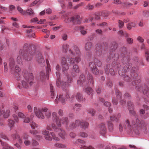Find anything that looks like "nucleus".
Listing matches in <instances>:
<instances>
[{
  "instance_id": "obj_1",
  "label": "nucleus",
  "mask_w": 149,
  "mask_h": 149,
  "mask_svg": "<svg viewBox=\"0 0 149 149\" xmlns=\"http://www.w3.org/2000/svg\"><path fill=\"white\" fill-rule=\"evenodd\" d=\"M71 56H75V59L72 58H69L68 56L62 57L61 59V63L62 67V71L65 72L69 69L68 65L67 63L68 61L70 64H73L75 63H78L81 59V54L78 47L75 45H73L69 50Z\"/></svg>"
},
{
  "instance_id": "obj_2",
  "label": "nucleus",
  "mask_w": 149,
  "mask_h": 149,
  "mask_svg": "<svg viewBox=\"0 0 149 149\" xmlns=\"http://www.w3.org/2000/svg\"><path fill=\"white\" fill-rule=\"evenodd\" d=\"M124 127L130 131L133 130L136 134H138L139 132L145 134H146L148 132L146 123L143 121H141L138 119L133 120L132 124L130 123L128 120H127Z\"/></svg>"
},
{
  "instance_id": "obj_3",
  "label": "nucleus",
  "mask_w": 149,
  "mask_h": 149,
  "mask_svg": "<svg viewBox=\"0 0 149 149\" xmlns=\"http://www.w3.org/2000/svg\"><path fill=\"white\" fill-rule=\"evenodd\" d=\"M53 120L56 123L57 126L54 124H52V127L54 131L58 133V135L62 139L65 138L66 133L65 131L61 127V120L57 116L56 113L53 112L52 114Z\"/></svg>"
},
{
  "instance_id": "obj_4",
  "label": "nucleus",
  "mask_w": 149,
  "mask_h": 149,
  "mask_svg": "<svg viewBox=\"0 0 149 149\" xmlns=\"http://www.w3.org/2000/svg\"><path fill=\"white\" fill-rule=\"evenodd\" d=\"M34 110L36 116L38 118L43 119L45 117L48 118L51 116L50 111L46 108L38 109L37 107H34Z\"/></svg>"
},
{
  "instance_id": "obj_5",
  "label": "nucleus",
  "mask_w": 149,
  "mask_h": 149,
  "mask_svg": "<svg viewBox=\"0 0 149 149\" xmlns=\"http://www.w3.org/2000/svg\"><path fill=\"white\" fill-rule=\"evenodd\" d=\"M56 75L57 79L56 81V85L58 87H60L62 86L63 90H66V88L67 89L70 85V84L72 82V79L70 77H68L67 81L65 82L62 81H61L60 77L61 75L58 72H56Z\"/></svg>"
},
{
  "instance_id": "obj_6",
  "label": "nucleus",
  "mask_w": 149,
  "mask_h": 149,
  "mask_svg": "<svg viewBox=\"0 0 149 149\" xmlns=\"http://www.w3.org/2000/svg\"><path fill=\"white\" fill-rule=\"evenodd\" d=\"M12 137L14 140H16L20 144L23 143L22 139L24 140V143L26 146H28L31 144V141L29 139V136L26 134H24L21 137V138L19 135L16 133L12 135Z\"/></svg>"
},
{
  "instance_id": "obj_7",
  "label": "nucleus",
  "mask_w": 149,
  "mask_h": 149,
  "mask_svg": "<svg viewBox=\"0 0 149 149\" xmlns=\"http://www.w3.org/2000/svg\"><path fill=\"white\" fill-rule=\"evenodd\" d=\"M24 79L21 81V84L24 87L26 88L28 86V83L31 86L33 82L32 81L33 79V74L32 73H26L24 74Z\"/></svg>"
},
{
  "instance_id": "obj_8",
  "label": "nucleus",
  "mask_w": 149,
  "mask_h": 149,
  "mask_svg": "<svg viewBox=\"0 0 149 149\" xmlns=\"http://www.w3.org/2000/svg\"><path fill=\"white\" fill-rule=\"evenodd\" d=\"M61 123L62 124L65 125V127L67 130H73L76 127L79 126V124L80 123V121L79 120H76L74 123H71L69 126H68V124L69 120L67 117H62L61 119Z\"/></svg>"
},
{
  "instance_id": "obj_9",
  "label": "nucleus",
  "mask_w": 149,
  "mask_h": 149,
  "mask_svg": "<svg viewBox=\"0 0 149 149\" xmlns=\"http://www.w3.org/2000/svg\"><path fill=\"white\" fill-rule=\"evenodd\" d=\"M42 134L44 135L45 139L47 140L52 141V139L56 141H58L60 139L58 137L56 136V135L53 132L49 133V131L46 130L42 131Z\"/></svg>"
},
{
  "instance_id": "obj_10",
  "label": "nucleus",
  "mask_w": 149,
  "mask_h": 149,
  "mask_svg": "<svg viewBox=\"0 0 149 149\" xmlns=\"http://www.w3.org/2000/svg\"><path fill=\"white\" fill-rule=\"evenodd\" d=\"M57 97L55 99V102L57 103H58V102H61L63 105L65 103V99H64L65 97L66 98V100H67V99H68L70 97L69 93L67 91L66 92L65 95V94L64 95H63L61 94L59 95L58 96H57Z\"/></svg>"
},
{
  "instance_id": "obj_11",
  "label": "nucleus",
  "mask_w": 149,
  "mask_h": 149,
  "mask_svg": "<svg viewBox=\"0 0 149 149\" xmlns=\"http://www.w3.org/2000/svg\"><path fill=\"white\" fill-rule=\"evenodd\" d=\"M36 60L40 65H44L45 60L41 54L39 53L36 56Z\"/></svg>"
},
{
  "instance_id": "obj_12",
  "label": "nucleus",
  "mask_w": 149,
  "mask_h": 149,
  "mask_svg": "<svg viewBox=\"0 0 149 149\" xmlns=\"http://www.w3.org/2000/svg\"><path fill=\"white\" fill-rule=\"evenodd\" d=\"M89 66L93 74H97L99 73V70L97 69L96 65L94 63L92 62H90L89 63Z\"/></svg>"
},
{
  "instance_id": "obj_13",
  "label": "nucleus",
  "mask_w": 149,
  "mask_h": 149,
  "mask_svg": "<svg viewBox=\"0 0 149 149\" xmlns=\"http://www.w3.org/2000/svg\"><path fill=\"white\" fill-rule=\"evenodd\" d=\"M140 82V80L139 79H138L133 81L132 82L133 85L136 86V89L138 91H140L143 90V88L141 86L139 85Z\"/></svg>"
},
{
  "instance_id": "obj_14",
  "label": "nucleus",
  "mask_w": 149,
  "mask_h": 149,
  "mask_svg": "<svg viewBox=\"0 0 149 149\" xmlns=\"http://www.w3.org/2000/svg\"><path fill=\"white\" fill-rule=\"evenodd\" d=\"M110 65H107L105 67V71L106 73L107 74H109V73L111 75H113L115 74V72L114 70L111 68H110L109 70V68Z\"/></svg>"
},
{
  "instance_id": "obj_15",
  "label": "nucleus",
  "mask_w": 149,
  "mask_h": 149,
  "mask_svg": "<svg viewBox=\"0 0 149 149\" xmlns=\"http://www.w3.org/2000/svg\"><path fill=\"white\" fill-rule=\"evenodd\" d=\"M78 142L79 143L80 148L81 149H89V148L86 146L85 142L81 140L78 139L77 140Z\"/></svg>"
},
{
  "instance_id": "obj_16",
  "label": "nucleus",
  "mask_w": 149,
  "mask_h": 149,
  "mask_svg": "<svg viewBox=\"0 0 149 149\" xmlns=\"http://www.w3.org/2000/svg\"><path fill=\"white\" fill-rule=\"evenodd\" d=\"M100 132L102 135L105 134L106 132V128L104 124H102L99 126Z\"/></svg>"
},
{
  "instance_id": "obj_17",
  "label": "nucleus",
  "mask_w": 149,
  "mask_h": 149,
  "mask_svg": "<svg viewBox=\"0 0 149 149\" xmlns=\"http://www.w3.org/2000/svg\"><path fill=\"white\" fill-rule=\"evenodd\" d=\"M127 106L130 112L134 115H135V113L134 111L132 103L131 102H128L127 103Z\"/></svg>"
},
{
  "instance_id": "obj_18",
  "label": "nucleus",
  "mask_w": 149,
  "mask_h": 149,
  "mask_svg": "<svg viewBox=\"0 0 149 149\" xmlns=\"http://www.w3.org/2000/svg\"><path fill=\"white\" fill-rule=\"evenodd\" d=\"M72 21L75 24H80V18L79 15H77L74 17H72L71 18Z\"/></svg>"
},
{
  "instance_id": "obj_19",
  "label": "nucleus",
  "mask_w": 149,
  "mask_h": 149,
  "mask_svg": "<svg viewBox=\"0 0 149 149\" xmlns=\"http://www.w3.org/2000/svg\"><path fill=\"white\" fill-rule=\"evenodd\" d=\"M0 142H1V145L3 146V149H13V147L10 146L5 143L2 142L0 140Z\"/></svg>"
},
{
  "instance_id": "obj_20",
  "label": "nucleus",
  "mask_w": 149,
  "mask_h": 149,
  "mask_svg": "<svg viewBox=\"0 0 149 149\" xmlns=\"http://www.w3.org/2000/svg\"><path fill=\"white\" fill-rule=\"evenodd\" d=\"M50 87L51 93V96L52 98L54 99L55 98V97L56 95V93L54 91L53 87L52 84H50Z\"/></svg>"
},
{
  "instance_id": "obj_21",
  "label": "nucleus",
  "mask_w": 149,
  "mask_h": 149,
  "mask_svg": "<svg viewBox=\"0 0 149 149\" xmlns=\"http://www.w3.org/2000/svg\"><path fill=\"white\" fill-rule=\"evenodd\" d=\"M92 47V45L91 42H87L85 45V48L87 52H89L91 50Z\"/></svg>"
},
{
  "instance_id": "obj_22",
  "label": "nucleus",
  "mask_w": 149,
  "mask_h": 149,
  "mask_svg": "<svg viewBox=\"0 0 149 149\" xmlns=\"http://www.w3.org/2000/svg\"><path fill=\"white\" fill-rule=\"evenodd\" d=\"M80 123L79 124V126L80 127L84 129L87 128L88 126V124L86 122H81L80 121Z\"/></svg>"
},
{
  "instance_id": "obj_23",
  "label": "nucleus",
  "mask_w": 149,
  "mask_h": 149,
  "mask_svg": "<svg viewBox=\"0 0 149 149\" xmlns=\"http://www.w3.org/2000/svg\"><path fill=\"white\" fill-rule=\"evenodd\" d=\"M78 29L80 31V32L81 34L83 35H86L87 32L84 29V27L83 26H79L78 27Z\"/></svg>"
},
{
  "instance_id": "obj_24",
  "label": "nucleus",
  "mask_w": 149,
  "mask_h": 149,
  "mask_svg": "<svg viewBox=\"0 0 149 149\" xmlns=\"http://www.w3.org/2000/svg\"><path fill=\"white\" fill-rule=\"evenodd\" d=\"M14 63L13 59L10 58L9 59V66L10 69L12 70H13L14 69Z\"/></svg>"
},
{
  "instance_id": "obj_25",
  "label": "nucleus",
  "mask_w": 149,
  "mask_h": 149,
  "mask_svg": "<svg viewBox=\"0 0 149 149\" xmlns=\"http://www.w3.org/2000/svg\"><path fill=\"white\" fill-rule=\"evenodd\" d=\"M85 79L84 75L83 74L81 75L79 79L78 80L77 82L79 84H80L83 83V82L84 81V80Z\"/></svg>"
},
{
  "instance_id": "obj_26",
  "label": "nucleus",
  "mask_w": 149,
  "mask_h": 149,
  "mask_svg": "<svg viewBox=\"0 0 149 149\" xmlns=\"http://www.w3.org/2000/svg\"><path fill=\"white\" fill-rule=\"evenodd\" d=\"M30 125L32 129L33 130H35L36 128H37L38 127V125L33 121H32L31 123H30Z\"/></svg>"
},
{
  "instance_id": "obj_27",
  "label": "nucleus",
  "mask_w": 149,
  "mask_h": 149,
  "mask_svg": "<svg viewBox=\"0 0 149 149\" xmlns=\"http://www.w3.org/2000/svg\"><path fill=\"white\" fill-rule=\"evenodd\" d=\"M15 73L16 74H15V76L16 77H19V73L21 69L17 66H16L15 67Z\"/></svg>"
},
{
  "instance_id": "obj_28",
  "label": "nucleus",
  "mask_w": 149,
  "mask_h": 149,
  "mask_svg": "<svg viewBox=\"0 0 149 149\" xmlns=\"http://www.w3.org/2000/svg\"><path fill=\"white\" fill-rule=\"evenodd\" d=\"M87 79L89 84H93V78L92 75L88 74V76Z\"/></svg>"
},
{
  "instance_id": "obj_29",
  "label": "nucleus",
  "mask_w": 149,
  "mask_h": 149,
  "mask_svg": "<svg viewBox=\"0 0 149 149\" xmlns=\"http://www.w3.org/2000/svg\"><path fill=\"white\" fill-rule=\"evenodd\" d=\"M3 116L5 118H8L10 115V111L7 110L6 111H3Z\"/></svg>"
},
{
  "instance_id": "obj_30",
  "label": "nucleus",
  "mask_w": 149,
  "mask_h": 149,
  "mask_svg": "<svg viewBox=\"0 0 149 149\" xmlns=\"http://www.w3.org/2000/svg\"><path fill=\"white\" fill-rule=\"evenodd\" d=\"M72 70L73 71L76 73H79V67L77 65H73Z\"/></svg>"
},
{
  "instance_id": "obj_31",
  "label": "nucleus",
  "mask_w": 149,
  "mask_h": 149,
  "mask_svg": "<svg viewBox=\"0 0 149 149\" xmlns=\"http://www.w3.org/2000/svg\"><path fill=\"white\" fill-rule=\"evenodd\" d=\"M26 12L28 15H32L34 14L33 10L31 8L28 9L26 10Z\"/></svg>"
},
{
  "instance_id": "obj_32",
  "label": "nucleus",
  "mask_w": 149,
  "mask_h": 149,
  "mask_svg": "<svg viewBox=\"0 0 149 149\" xmlns=\"http://www.w3.org/2000/svg\"><path fill=\"white\" fill-rule=\"evenodd\" d=\"M76 98L78 101L82 100L83 98L82 95L79 93H77L76 95Z\"/></svg>"
},
{
  "instance_id": "obj_33",
  "label": "nucleus",
  "mask_w": 149,
  "mask_h": 149,
  "mask_svg": "<svg viewBox=\"0 0 149 149\" xmlns=\"http://www.w3.org/2000/svg\"><path fill=\"white\" fill-rule=\"evenodd\" d=\"M8 125L10 127V130H11V128L14 126V121L12 120L9 119L8 120Z\"/></svg>"
},
{
  "instance_id": "obj_34",
  "label": "nucleus",
  "mask_w": 149,
  "mask_h": 149,
  "mask_svg": "<svg viewBox=\"0 0 149 149\" xmlns=\"http://www.w3.org/2000/svg\"><path fill=\"white\" fill-rule=\"evenodd\" d=\"M17 10L21 14L24 15L25 13V11H24L23 9L19 6H18L17 7Z\"/></svg>"
},
{
  "instance_id": "obj_35",
  "label": "nucleus",
  "mask_w": 149,
  "mask_h": 149,
  "mask_svg": "<svg viewBox=\"0 0 149 149\" xmlns=\"http://www.w3.org/2000/svg\"><path fill=\"white\" fill-rule=\"evenodd\" d=\"M135 25V24L134 23H129L127 25V28L128 29L130 30L131 29L132 27H134Z\"/></svg>"
},
{
  "instance_id": "obj_36",
  "label": "nucleus",
  "mask_w": 149,
  "mask_h": 149,
  "mask_svg": "<svg viewBox=\"0 0 149 149\" xmlns=\"http://www.w3.org/2000/svg\"><path fill=\"white\" fill-rule=\"evenodd\" d=\"M85 92L88 94H90L93 92V90L90 87H87L85 88Z\"/></svg>"
},
{
  "instance_id": "obj_37",
  "label": "nucleus",
  "mask_w": 149,
  "mask_h": 149,
  "mask_svg": "<svg viewBox=\"0 0 149 149\" xmlns=\"http://www.w3.org/2000/svg\"><path fill=\"white\" fill-rule=\"evenodd\" d=\"M55 147L58 148H65V145L60 143H57L54 145Z\"/></svg>"
},
{
  "instance_id": "obj_38",
  "label": "nucleus",
  "mask_w": 149,
  "mask_h": 149,
  "mask_svg": "<svg viewBox=\"0 0 149 149\" xmlns=\"http://www.w3.org/2000/svg\"><path fill=\"white\" fill-rule=\"evenodd\" d=\"M88 111L89 113L91 114L93 116L95 115L94 114L95 113V111L94 109L90 108L88 109Z\"/></svg>"
},
{
  "instance_id": "obj_39",
  "label": "nucleus",
  "mask_w": 149,
  "mask_h": 149,
  "mask_svg": "<svg viewBox=\"0 0 149 149\" xmlns=\"http://www.w3.org/2000/svg\"><path fill=\"white\" fill-rule=\"evenodd\" d=\"M108 127L109 130L110 131H112L113 130V125L111 123L109 122L108 123Z\"/></svg>"
},
{
  "instance_id": "obj_40",
  "label": "nucleus",
  "mask_w": 149,
  "mask_h": 149,
  "mask_svg": "<svg viewBox=\"0 0 149 149\" xmlns=\"http://www.w3.org/2000/svg\"><path fill=\"white\" fill-rule=\"evenodd\" d=\"M81 104H75V105L73 107V109L77 111L81 107Z\"/></svg>"
},
{
  "instance_id": "obj_41",
  "label": "nucleus",
  "mask_w": 149,
  "mask_h": 149,
  "mask_svg": "<svg viewBox=\"0 0 149 149\" xmlns=\"http://www.w3.org/2000/svg\"><path fill=\"white\" fill-rule=\"evenodd\" d=\"M69 45L66 44L63 45L62 47V50L64 52H65L68 49Z\"/></svg>"
},
{
  "instance_id": "obj_42",
  "label": "nucleus",
  "mask_w": 149,
  "mask_h": 149,
  "mask_svg": "<svg viewBox=\"0 0 149 149\" xmlns=\"http://www.w3.org/2000/svg\"><path fill=\"white\" fill-rule=\"evenodd\" d=\"M29 133L33 135H35L38 134V132L37 130H30L29 131Z\"/></svg>"
},
{
  "instance_id": "obj_43",
  "label": "nucleus",
  "mask_w": 149,
  "mask_h": 149,
  "mask_svg": "<svg viewBox=\"0 0 149 149\" xmlns=\"http://www.w3.org/2000/svg\"><path fill=\"white\" fill-rule=\"evenodd\" d=\"M140 113L141 115V116L143 117V118H147V116H143V114L145 113V110L143 109H141L140 110Z\"/></svg>"
},
{
  "instance_id": "obj_44",
  "label": "nucleus",
  "mask_w": 149,
  "mask_h": 149,
  "mask_svg": "<svg viewBox=\"0 0 149 149\" xmlns=\"http://www.w3.org/2000/svg\"><path fill=\"white\" fill-rule=\"evenodd\" d=\"M84 3L83 2H81V3H79L76 6L73 7V8L74 9H77L80 6L83 5Z\"/></svg>"
},
{
  "instance_id": "obj_45",
  "label": "nucleus",
  "mask_w": 149,
  "mask_h": 149,
  "mask_svg": "<svg viewBox=\"0 0 149 149\" xmlns=\"http://www.w3.org/2000/svg\"><path fill=\"white\" fill-rule=\"evenodd\" d=\"M0 137L6 140H8V139L7 137L3 133H1L0 134Z\"/></svg>"
},
{
  "instance_id": "obj_46",
  "label": "nucleus",
  "mask_w": 149,
  "mask_h": 149,
  "mask_svg": "<svg viewBox=\"0 0 149 149\" xmlns=\"http://www.w3.org/2000/svg\"><path fill=\"white\" fill-rule=\"evenodd\" d=\"M40 78L42 80L45 78V73L43 72H41L40 73Z\"/></svg>"
},
{
  "instance_id": "obj_47",
  "label": "nucleus",
  "mask_w": 149,
  "mask_h": 149,
  "mask_svg": "<svg viewBox=\"0 0 149 149\" xmlns=\"http://www.w3.org/2000/svg\"><path fill=\"white\" fill-rule=\"evenodd\" d=\"M127 43L130 44H132L133 42V39L131 38H128L127 39Z\"/></svg>"
},
{
  "instance_id": "obj_48",
  "label": "nucleus",
  "mask_w": 149,
  "mask_h": 149,
  "mask_svg": "<svg viewBox=\"0 0 149 149\" xmlns=\"http://www.w3.org/2000/svg\"><path fill=\"white\" fill-rule=\"evenodd\" d=\"M145 89L143 91V93L146 96H148V88L147 86L145 87Z\"/></svg>"
},
{
  "instance_id": "obj_49",
  "label": "nucleus",
  "mask_w": 149,
  "mask_h": 149,
  "mask_svg": "<svg viewBox=\"0 0 149 149\" xmlns=\"http://www.w3.org/2000/svg\"><path fill=\"white\" fill-rule=\"evenodd\" d=\"M126 71V69H125L124 71L122 72L121 70H119L118 71V73L119 75L121 76H123L125 74V72Z\"/></svg>"
},
{
  "instance_id": "obj_50",
  "label": "nucleus",
  "mask_w": 149,
  "mask_h": 149,
  "mask_svg": "<svg viewBox=\"0 0 149 149\" xmlns=\"http://www.w3.org/2000/svg\"><path fill=\"white\" fill-rule=\"evenodd\" d=\"M1 31L3 33L5 32H7L6 31L8 30L7 28L6 27L4 26H2L1 27Z\"/></svg>"
},
{
  "instance_id": "obj_51",
  "label": "nucleus",
  "mask_w": 149,
  "mask_h": 149,
  "mask_svg": "<svg viewBox=\"0 0 149 149\" xmlns=\"http://www.w3.org/2000/svg\"><path fill=\"white\" fill-rule=\"evenodd\" d=\"M118 22L119 27L120 28H123L124 25V23L123 22L120 20H119Z\"/></svg>"
},
{
  "instance_id": "obj_52",
  "label": "nucleus",
  "mask_w": 149,
  "mask_h": 149,
  "mask_svg": "<svg viewBox=\"0 0 149 149\" xmlns=\"http://www.w3.org/2000/svg\"><path fill=\"white\" fill-rule=\"evenodd\" d=\"M18 116L21 118H24L25 117V115L22 112H19L18 114Z\"/></svg>"
},
{
  "instance_id": "obj_53",
  "label": "nucleus",
  "mask_w": 149,
  "mask_h": 149,
  "mask_svg": "<svg viewBox=\"0 0 149 149\" xmlns=\"http://www.w3.org/2000/svg\"><path fill=\"white\" fill-rule=\"evenodd\" d=\"M72 17H66L65 19V21L66 23H69L72 21L71 18Z\"/></svg>"
},
{
  "instance_id": "obj_54",
  "label": "nucleus",
  "mask_w": 149,
  "mask_h": 149,
  "mask_svg": "<svg viewBox=\"0 0 149 149\" xmlns=\"http://www.w3.org/2000/svg\"><path fill=\"white\" fill-rule=\"evenodd\" d=\"M39 1V0H35L30 4V6H33L36 5Z\"/></svg>"
},
{
  "instance_id": "obj_55",
  "label": "nucleus",
  "mask_w": 149,
  "mask_h": 149,
  "mask_svg": "<svg viewBox=\"0 0 149 149\" xmlns=\"http://www.w3.org/2000/svg\"><path fill=\"white\" fill-rule=\"evenodd\" d=\"M27 109L29 112H31L32 111L33 108L30 105H28L27 106Z\"/></svg>"
},
{
  "instance_id": "obj_56",
  "label": "nucleus",
  "mask_w": 149,
  "mask_h": 149,
  "mask_svg": "<svg viewBox=\"0 0 149 149\" xmlns=\"http://www.w3.org/2000/svg\"><path fill=\"white\" fill-rule=\"evenodd\" d=\"M58 2L60 3L61 6L63 8L65 6V3H64V1L62 0H58Z\"/></svg>"
},
{
  "instance_id": "obj_57",
  "label": "nucleus",
  "mask_w": 149,
  "mask_h": 149,
  "mask_svg": "<svg viewBox=\"0 0 149 149\" xmlns=\"http://www.w3.org/2000/svg\"><path fill=\"white\" fill-rule=\"evenodd\" d=\"M17 62L19 64H20L22 62V59L21 58V56H18L17 57Z\"/></svg>"
},
{
  "instance_id": "obj_58",
  "label": "nucleus",
  "mask_w": 149,
  "mask_h": 149,
  "mask_svg": "<svg viewBox=\"0 0 149 149\" xmlns=\"http://www.w3.org/2000/svg\"><path fill=\"white\" fill-rule=\"evenodd\" d=\"M79 135L81 137L85 138L87 136V134L84 132L81 133L79 134Z\"/></svg>"
},
{
  "instance_id": "obj_59",
  "label": "nucleus",
  "mask_w": 149,
  "mask_h": 149,
  "mask_svg": "<svg viewBox=\"0 0 149 149\" xmlns=\"http://www.w3.org/2000/svg\"><path fill=\"white\" fill-rule=\"evenodd\" d=\"M107 23L106 22H103L102 24H97V25L99 26H100L102 27H104L107 26Z\"/></svg>"
},
{
  "instance_id": "obj_60",
  "label": "nucleus",
  "mask_w": 149,
  "mask_h": 149,
  "mask_svg": "<svg viewBox=\"0 0 149 149\" xmlns=\"http://www.w3.org/2000/svg\"><path fill=\"white\" fill-rule=\"evenodd\" d=\"M116 95L117 97L118 100L119 99H120L121 97V94L120 93H119V92L118 91H117L116 92Z\"/></svg>"
},
{
  "instance_id": "obj_61",
  "label": "nucleus",
  "mask_w": 149,
  "mask_h": 149,
  "mask_svg": "<svg viewBox=\"0 0 149 149\" xmlns=\"http://www.w3.org/2000/svg\"><path fill=\"white\" fill-rule=\"evenodd\" d=\"M26 56L27 55L26 54H22V56L24 58L25 60L27 61H30L31 59V57L28 58V57H27Z\"/></svg>"
},
{
  "instance_id": "obj_62",
  "label": "nucleus",
  "mask_w": 149,
  "mask_h": 149,
  "mask_svg": "<svg viewBox=\"0 0 149 149\" xmlns=\"http://www.w3.org/2000/svg\"><path fill=\"white\" fill-rule=\"evenodd\" d=\"M52 12V10L50 8H48L46 10V13L47 14H50Z\"/></svg>"
},
{
  "instance_id": "obj_63",
  "label": "nucleus",
  "mask_w": 149,
  "mask_h": 149,
  "mask_svg": "<svg viewBox=\"0 0 149 149\" xmlns=\"http://www.w3.org/2000/svg\"><path fill=\"white\" fill-rule=\"evenodd\" d=\"M38 21V19L37 18H34L32 19L31 20V22H37H37Z\"/></svg>"
},
{
  "instance_id": "obj_64",
  "label": "nucleus",
  "mask_w": 149,
  "mask_h": 149,
  "mask_svg": "<svg viewBox=\"0 0 149 149\" xmlns=\"http://www.w3.org/2000/svg\"><path fill=\"white\" fill-rule=\"evenodd\" d=\"M144 15L146 17H149V11H145L144 13Z\"/></svg>"
}]
</instances>
